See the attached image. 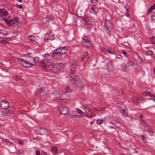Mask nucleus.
Masks as SVG:
<instances>
[{
	"label": "nucleus",
	"instance_id": "f03ea898",
	"mask_svg": "<svg viewBox=\"0 0 155 155\" xmlns=\"http://www.w3.org/2000/svg\"><path fill=\"white\" fill-rule=\"evenodd\" d=\"M104 28L107 34L110 36L111 34L112 29L110 22L108 21L105 20L104 24Z\"/></svg>",
	"mask_w": 155,
	"mask_h": 155
},
{
	"label": "nucleus",
	"instance_id": "7ed1b4c3",
	"mask_svg": "<svg viewBox=\"0 0 155 155\" xmlns=\"http://www.w3.org/2000/svg\"><path fill=\"white\" fill-rule=\"evenodd\" d=\"M81 19L85 22L84 25L87 28H91L92 26L91 23L89 21V18L87 16L84 15L80 16Z\"/></svg>",
	"mask_w": 155,
	"mask_h": 155
},
{
	"label": "nucleus",
	"instance_id": "2f4dec72",
	"mask_svg": "<svg viewBox=\"0 0 155 155\" xmlns=\"http://www.w3.org/2000/svg\"><path fill=\"white\" fill-rule=\"evenodd\" d=\"M55 65H54L52 66L51 69V71L52 72H57L58 71L57 68H55Z\"/></svg>",
	"mask_w": 155,
	"mask_h": 155
},
{
	"label": "nucleus",
	"instance_id": "1a4fd4ad",
	"mask_svg": "<svg viewBox=\"0 0 155 155\" xmlns=\"http://www.w3.org/2000/svg\"><path fill=\"white\" fill-rule=\"evenodd\" d=\"M107 70L110 74L112 73L113 72L114 68L111 62L109 61V62L107 63Z\"/></svg>",
	"mask_w": 155,
	"mask_h": 155
},
{
	"label": "nucleus",
	"instance_id": "72a5a7b5",
	"mask_svg": "<svg viewBox=\"0 0 155 155\" xmlns=\"http://www.w3.org/2000/svg\"><path fill=\"white\" fill-rule=\"evenodd\" d=\"M39 58L37 57H35L33 58V64H34V65L35 64L38 63V61H39Z\"/></svg>",
	"mask_w": 155,
	"mask_h": 155
},
{
	"label": "nucleus",
	"instance_id": "de8ad7c7",
	"mask_svg": "<svg viewBox=\"0 0 155 155\" xmlns=\"http://www.w3.org/2000/svg\"><path fill=\"white\" fill-rule=\"evenodd\" d=\"M13 19H10V20H9L8 25H12L13 24Z\"/></svg>",
	"mask_w": 155,
	"mask_h": 155
},
{
	"label": "nucleus",
	"instance_id": "49530a36",
	"mask_svg": "<svg viewBox=\"0 0 155 155\" xmlns=\"http://www.w3.org/2000/svg\"><path fill=\"white\" fill-rule=\"evenodd\" d=\"M0 42L2 44H5L8 43V41L6 40H1L0 41Z\"/></svg>",
	"mask_w": 155,
	"mask_h": 155
},
{
	"label": "nucleus",
	"instance_id": "79ce46f5",
	"mask_svg": "<svg viewBox=\"0 0 155 155\" xmlns=\"http://www.w3.org/2000/svg\"><path fill=\"white\" fill-rule=\"evenodd\" d=\"M91 2L93 4V5L94 6L96 5L98 3L97 0H91Z\"/></svg>",
	"mask_w": 155,
	"mask_h": 155
},
{
	"label": "nucleus",
	"instance_id": "6ab92c4d",
	"mask_svg": "<svg viewBox=\"0 0 155 155\" xmlns=\"http://www.w3.org/2000/svg\"><path fill=\"white\" fill-rule=\"evenodd\" d=\"M110 123L114 125V126L118 128L121 125L120 123L115 120L111 121L110 122Z\"/></svg>",
	"mask_w": 155,
	"mask_h": 155
},
{
	"label": "nucleus",
	"instance_id": "c85d7f7f",
	"mask_svg": "<svg viewBox=\"0 0 155 155\" xmlns=\"http://www.w3.org/2000/svg\"><path fill=\"white\" fill-rule=\"evenodd\" d=\"M103 51L104 54H107V53L109 54H113L114 53V52L113 51H111L109 49H104L103 50Z\"/></svg>",
	"mask_w": 155,
	"mask_h": 155
},
{
	"label": "nucleus",
	"instance_id": "4d7b16f0",
	"mask_svg": "<svg viewBox=\"0 0 155 155\" xmlns=\"http://www.w3.org/2000/svg\"><path fill=\"white\" fill-rule=\"evenodd\" d=\"M93 114H87V116L88 117H92V116H93Z\"/></svg>",
	"mask_w": 155,
	"mask_h": 155
},
{
	"label": "nucleus",
	"instance_id": "13d9d810",
	"mask_svg": "<svg viewBox=\"0 0 155 155\" xmlns=\"http://www.w3.org/2000/svg\"><path fill=\"white\" fill-rule=\"evenodd\" d=\"M70 116L71 118H75L74 114H70Z\"/></svg>",
	"mask_w": 155,
	"mask_h": 155
},
{
	"label": "nucleus",
	"instance_id": "680f3d73",
	"mask_svg": "<svg viewBox=\"0 0 155 155\" xmlns=\"http://www.w3.org/2000/svg\"><path fill=\"white\" fill-rule=\"evenodd\" d=\"M151 97L152 100L155 101V95L152 96Z\"/></svg>",
	"mask_w": 155,
	"mask_h": 155
},
{
	"label": "nucleus",
	"instance_id": "37998d69",
	"mask_svg": "<svg viewBox=\"0 0 155 155\" xmlns=\"http://www.w3.org/2000/svg\"><path fill=\"white\" fill-rule=\"evenodd\" d=\"M54 35H50V37H49V39L51 41L54 40Z\"/></svg>",
	"mask_w": 155,
	"mask_h": 155
},
{
	"label": "nucleus",
	"instance_id": "f3484780",
	"mask_svg": "<svg viewBox=\"0 0 155 155\" xmlns=\"http://www.w3.org/2000/svg\"><path fill=\"white\" fill-rule=\"evenodd\" d=\"M25 57H26V60H27L29 62L32 63V64H33V65H34V64H33V58L31 56H29L26 54H25Z\"/></svg>",
	"mask_w": 155,
	"mask_h": 155
},
{
	"label": "nucleus",
	"instance_id": "ddd939ff",
	"mask_svg": "<svg viewBox=\"0 0 155 155\" xmlns=\"http://www.w3.org/2000/svg\"><path fill=\"white\" fill-rule=\"evenodd\" d=\"M67 50V48L65 47L60 48L56 49V50H58V53L62 55L66 52Z\"/></svg>",
	"mask_w": 155,
	"mask_h": 155
},
{
	"label": "nucleus",
	"instance_id": "9d476101",
	"mask_svg": "<svg viewBox=\"0 0 155 155\" xmlns=\"http://www.w3.org/2000/svg\"><path fill=\"white\" fill-rule=\"evenodd\" d=\"M126 108V106L124 104H121V107H120L119 110L120 113L123 115H124L126 117H127V113L125 111V109Z\"/></svg>",
	"mask_w": 155,
	"mask_h": 155
},
{
	"label": "nucleus",
	"instance_id": "20e7f679",
	"mask_svg": "<svg viewBox=\"0 0 155 155\" xmlns=\"http://www.w3.org/2000/svg\"><path fill=\"white\" fill-rule=\"evenodd\" d=\"M79 78L78 76H74L73 78L70 77L69 79L70 82L73 84H76V86H78V82L79 80Z\"/></svg>",
	"mask_w": 155,
	"mask_h": 155
},
{
	"label": "nucleus",
	"instance_id": "a211bd4d",
	"mask_svg": "<svg viewBox=\"0 0 155 155\" xmlns=\"http://www.w3.org/2000/svg\"><path fill=\"white\" fill-rule=\"evenodd\" d=\"M98 9L96 7H94L93 6L90 10V12L91 13L94 14L96 15L98 12Z\"/></svg>",
	"mask_w": 155,
	"mask_h": 155
},
{
	"label": "nucleus",
	"instance_id": "09e8293b",
	"mask_svg": "<svg viewBox=\"0 0 155 155\" xmlns=\"http://www.w3.org/2000/svg\"><path fill=\"white\" fill-rule=\"evenodd\" d=\"M49 56V54H46L43 55V57L44 58H48Z\"/></svg>",
	"mask_w": 155,
	"mask_h": 155
},
{
	"label": "nucleus",
	"instance_id": "4c0bfd02",
	"mask_svg": "<svg viewBox=\"0 0 155 155\" xmlns=\"http://www.w3.org/2000/svg\"><path fill=\"white\" fill-rule=\"evenodd\" d=\"M76 110L77 113L78 114H80L81 115H82L83 114V111L81 110L80 109H79L78 108H76Z\"/></svg>",
	"mask_w": 155,
	"mask_h": 155
},
{
	"label": "nucleus",
	"instance_id": "b1692460",
	"mask_svg": "<svg viewBox=\"0 0 155 155\" xmlns=\"http://www.w3.org/2000/svg\"><path fill=\"white\" fill-rule=\"evenodd\" d=\"M83 42H84V43H85L86 44L85 45H87V46H89V45H90V43L89 42V41L87 39V38H83V41H82Z\"/></svg>",
	"mask_w": 155,
	"mask_h": 155
},
{
	"label": "nucleus",
	"instance_id": "a878e982",
	"mask_svg": "<svg viewBox=\"0 0 155 155\" xmlns=\"http://www.w3.org/2000/svg\"><path fill=\"white\" fill-rule=\"evenodd\" d=\"M46 62L47 65L48 66L52 65L53 64V61L49 60L48 59H46Z\"/></svg>",
	"mask_w": 155,
	"mask_h": 155
},
{
	"label": "nucleus",
	"instance_id": "7c9ffc66",
	"mask_svg": "<svg viewBox=\"0 0 155 155\" xmlns=\"http://www.w3.org/2000/svg\"><path fill=\"white\" fill-rule=\"evenodd\" d=\"M1 138L2 141L6 143H12L7 139L4 138L2 137H1Z\"/></svg>",
	"mask_w": 155,
	"mask_h": 155
},
{
	"label": "nucleus",
	"instance_id": "052dcab7",
	"mask_svg": "<svg viewBox=\"0 0 155 155\" xmlns=\"http://www.w3.org/2000/svg\"><path fill=\"white\" fill-rule=\"evenodd\" d=\"M111 129H117V128L118 127H116L115 126H110L109 127Z\"/></svg>",
	"mask_w": 155,
	"mask_h": 155
},
{
	"label": "nucleus",
	"instance_id": "864d4df0",
	"mask_svg": "<svg viewBox=\"0 0 155 155\" xmlns=\"http://www.w3.org/2000/svg\"><path fill=\"white\" fill-rule=\"evenodd\" d=\"M146 53L148 54H150L151 55L153 54V53L151 51H146Z\"/></svg>",
	"mask_w": 155,
	"mask_h": 155
},
{
	"label": "nucleus",
	"instance_id": "e2e57ef3",
	"mask_svg": "<svg viewBox=\"0 0 155 155\" xmlns=\"http://www.w3.org/2000/svg\"><path fill=\"white\" fill-rule=\"evenodd\" d=\"M72 19L74 20V22H76V19L74 17H73L72 18Z\"/></svg>",
	"mask_w": 155,
	"mask_h": 155
},
{
	"label": "nucleus",
	"instance_id": "6e6552de",
	"mask_svg": "<svg viewBox=\"0 0 155 155\" xmlns=\"http://www.w3.org/2000/svg\"><path fill=\"white\" fill-rule=\"evenodd\" d=\"M141 124L143 126L144 128V130L146 131H150L151 128L143 120H141Z\"/></svg>",
	"mask_w": 155,
	"mask_h": 155
},
{
	"label": "nucleus",
	"instance_id": "dca6fc26",
	"mask_svg": "<svg viewBox=\"0 0 155 155\" xmlns=\"http://www.w3.org/2000/svg\"><path fill=\"white\" fill-rule=\"evenodd\" d=\"M133 64L132 61H129L125 65V68L128 70L131 69L133 67Z\"/></svg>",
	"mask_w": 155,
	"mask_h": 155
},
{
	"label": "nucleus",
	"instance_id": "423d86ee",
	"mask_svg": "<svg viewBox=\"0 0 155 155\" xmlns=\"http://www.w3.org/2000/svg\"><path fill=\"white\" fill-rule=\"evenodd\" d=\"M54 19V16L52 15H50L47 16L46 18H44L43 19V21L44 22L45 21V23H46L47 22H48L51 21H53Z\"/></svg>",
	"mask_w": 155,
	"mask_h": 155
},
{
	"label": "nucleus",
	"instance_id": "3c124183",
	"mask_svg": "<svg viewBox=\"0 0 155 155\" xmlns=\"http://www.w3.org/2000/svg\"><path fill=\"white\" fill-rule=\"evenodd\" d=\"M3 19L4 20L5 22L6 23L7 25H8L9 20L7 19H6L5 18H4L3 17Z\"/></svg>",
	"mask_w": 155,
	"mask_h": 155
},
{
	"label": "nucleus",
	"instance_id": "0eeeda50",
	"mask_svg": "<svg viewBox=\"0 0 155 155\" xmlns=\"http://www.w3.org/2000/svg\"><path fill=\"white\" fill-rule=\"evenodd\" d=\"M9 106V103L5 101H2L1 103V107L3 109H7Z\"/></svg>",
	"mask_w": 155,
	"mask_h": 155
},
{
	"label": "nucleus",
	"instance_id": "2eb2a0df",
	"mask_svg": "<svg viewBox=\"0 0 155 155\" xmlns=\"http://www.w3.org/2000/svg\"><path fill=\"white\" fill-rule=\"evenodd\" d=\"M45 133L46 130L45 129L42 128H40L37 129L36 134L41 135L44 134Z\"/></svg>",
	"mask_w": 155,
	"mask_h": 155
},
{
	"label": "nucleus",
	"instance_id": "cd10ccee",
	"mask_svg": "<svg viewBox=\"0 0 155 155\" xmlns=\"http://www.w3.org/2000/svg\"><path fill=\"white\" fill-rule=\"evenodd\" d=\"M18 19L17 18L13 19V25L14 26H16L18 25Z\"/></svg>",
	"mask_w": 155,
	"mask_h": 155
},
{
	"label": "nucleus",
	"instance_id": "4468645a",
	"mask_svg": "<svg viewBox=\"0 0 155 155\" xmlns=\"http://www.w3.org/2000/svg\"><path fill=\"white\" fill-rule=\"evenodd\" d=\"M77 65V64L75 63V61L74 60L72 62L71 68V74L72 75L75 71V67Z\"/></svg>",
	"mask_w": 155,
	"mask_h": 155
},
{
	"label": "nucleus",
	"instance_id": "58836bf2",
	"mask_svg": "<svg viewBox=\"0 0 155 155\" xmlns=\"http://www.w3.org/2000/svg\"><path fill=\"white\" fill-rule=\"evenodd\" d=\"M104 121L103 120L97 119V124H101Z\"/></svg>",
	"mask_w": 155,
	"mask_h": 155
},
{
	"label": "nucleus",
	"instance_id": "c756f323",
	"mask_svg": "<svg viewBox=\"0 0 155 155\" xmlns=\"http://www.w3.org/2000/svg\"><path fill=\"white\" fill-rule=\"evenodd\" d=\"M28 40H30L32 41H35V36H30L28 37Z\"/></svg>",
	"mask_w": 155,
	"mask_h": 155
},
{
	"label": "nucleus",
	"instance_id": "bf43d9fd",
	"mask_svg": "<svg viewBox=\"0 0 155 155\" xmlns=\"http://www.w3.org/2000/svg\"><path fill=\"white\" fill-rule=\"evenodd\" d=\"M45 64V63L43 62H41L40 63V65L41 66H44V65Z\"/></svg>",
	"mask_w": 155,
	"mask_h": 155
},
{
	"label": "nucleus",
	"instance_id": "c9c22d12",
	"mask_svg": "<svg viewBox=\"0 0 155 155\" xmlns=\"http://www.w3.org/2000/svg\"><path fill=\"white\" fill-rule=\"evenodd\" d=\"M51 149L52 152L54 153H56L58 152L57 148L55 147H51Z\"/></svg>",
	"mask_w": 155,
	"mask_h": 155
},
{
	"label": "nucleus",
	"instance_id": "0e129e2a",
	"mask_svg": "<svg viewBox=\"0 0 155 155\" xmlns=\"http://www.w3.org/2000/svg\"><path fill=\"white\" fill-rule=\"evenodd\" d=\"M126 16L127 17H128L129 16V13L128 12H127L126 13Z\"/></svg>",
	"mask_w": 155,
	"mask_h": 155
},
{
	"label": "nucleus",
	"instance_id": "338daca9",
	"mask_svg": "<svg viewBox=\"0 0 155 155\" xmlns=\"http://www.w3.org/2000/svg\"><path fill=\"white\" fill-rule=\"evenodd\" d=\"M23 143V141L22 140L20 141L19 143L20 144H22Z\"/></svg>",
	"mask_w": 155,
	"mask_h": 155
},
{
	"label": "nucleus",
	"instance_id": "5fc2aeb1",
	"mask_svg": "<svg viewBox=\"0 0 155 155\" xmlns=\"http://www.w3.org/2000/svg\"><path fill=\"white\" fill-rule=\"evenodd\" d=\"M37 155H40V151L39 150H36L35 152Z\"/></svg>",
	"mask_w": 155,
	"mask_h": 155
},
{
	"label": "nucleus",
	"instance_id": "774afa93",
	"mask_svg": "<svg viewBox=\"0 0 155 155\" xmlns=\"http://www.w3.org/2000/svg\"><path fill=\"white\" fill-rule=\"evenodd\" d=\"M153 72L154 73V75H155V67H154L153 69Z\"/></svg>",
	"mask_w": 155,
	"mask_h": 155
},
{
	"label": "nucleus",
	"instance_id": "603ef678",
	"mask_svg": "<svg viewBox=\"0 0 155 155\" xmlns=\"http://www.w3.org/2000/svg\"><path fill=\"white\" fill-rule=\"evenodd\" d=\"M116 57L117 58L121 59L122 58V56L120 55H116Z\"/></svg>",
	"mask_w": 155,
	"mask_h": 155
},
{
	"label": "nucleus",
	"instance_id": "c03bdc74",
	"mask_svg": "<svg viewBox=\"0 0 155 155\" xmlns=\"http://www.w3.org/2000/svg\"><path fill=\"white\" fill-rule=\"evenodd\" d=\"M0 117H5L4 111L2 112L1 110H0Z\"/></svg>",
	"mask_w": 155,
	"mask_h": 155
},
{
	"label": "nucleus",
	"instance_id": "393cba45",
	"mask_svg": "<svg viewBox=\"0 0 155 155\" xmlns=\"http://www.w3.org/2000/svg\"><path fill=\"white\" fill-rule=\"evenodd\" d=\"M64 91L65 93H71L72 91V90L71 89L69 86H67L66 88H64Z\"/></svg>",
	"mask_w": 155,
	"mask_h": 155
},
{
	"label": "nucleus",
	"instance_id": "39448f33",
	"mask_svg": "<svg viewBox=\"0 0 155 155\" xmlns=\"http://www.w3.org/2000/svg\"><path fill=\"white\" fill-rule=\"evenodd\" d=\"M59 110L60 113L61 114L65 115L68 114L69 109L68 107H61L59 108Z\"/></svg>",
	"mask_w": 155,
	"mask_h": 155
},
{
	"label": "nucleus",
	"instance_id": "a19ab883",
	"mask_svg": "<svg viewBox=\"0 0 155 155\" xmlns=\"http://www.w3.org/2000/svg\"><path fill=\"white\" fill-rule=\"evenodd\" d=\"M48 34H46L44 37V41L45 42H47L48 41V39H49V38H48Z\"/></svg>",
	"mask_w": 155,
	"mask_h": 155
},
{
	"label": "nucleus",
	"instance_id": "412c9836",
	"mask_svg": "<svg viewBox=\"0 0 155 155\" xmlns=\"http://www.w3.org/2000/svg\"><path fill=\"white\" fill-rule=\"evenodd\" d=\"M78 85L77 86V87H78L81 89H83L84 87V86L83 84H82V81L80 79H79L78 81Z\"/></svg>",
	"mask_w": 155,
	"mask_h": 155
},
{
	"label": "nucleus",
	"instance_id": "f704fd0d",
	"mask_svg": "<svg viewBox=\"0 0 155 155\" xmlns=\"http://www.w3.org/2000/svg\"><path fill=\"white\" fill-rule=\"evenodd\" d=\"M151 19L152 21L155 23V12L152 15Z\"/></svg>",
	"mask_w": 155,
	"mask_h": 155
},
{
	"label": "nucleus",
	"instance_id": "69168bd1",
	"mask_svg": "<svg viewBox=\"0 0 155 155\" xmlns=\"http://www.w3.org/2000/svg\"><path fill=\"white\" fill-rule=\"evenodd\" d=\"M67 1L68 2L71 3L72 2L73 0H67Z\"/></svg>",
	"mask_w": 155,
	"mask_h": 155
},
{
	"label": "nucleus",
	"instance_id": "9b49d317",
	"mask_svg": "<svg viewBox=\"0 0 155 155\" xmlns=\"http://www.w3.org/2000/svg\"><path fill=\"white\" fill-rule=\"evenodd\" d=\"M58 50H56L53 53V57L54 58H55L57 59L61 58L62 56V55L60 53H58Z\"/></svg>",
	"mask_w": 155,
	"mask_h": 155
},
{
	"label": "nucleus",
	"instance_id": "6e6d98bb",
	"mask_svg": "<svg viewBox=\"0 0 155 155\" xmlns=\"http://www.w3.org/2000/svg\"><path fill=\"white\" fill-rule=\"evenodd\" d=\"M122 53L124 54V55H125L126 57L127 58L128 57V55H127V56H126L127 55V53L126 52V51H123L122 52Z\"/></svg>",
	"mask_w": 155,
	"mask_h": 155
},
{
	"label": "nucleus",
	"instance_id": "e433bc0d",
	"mask_svg": "<svg viewBox=\"0 0 155 155\" xmlns=\"http://www.w3.org/2000/svg\"><path fill=\"white\" fill-rule=\"evenodd\" d=\"M141 137L143 142L144 143H146V139L145 136L143 135H142L141 136Z\"/></svg>",
	"mask_w": 155,
	"mask_h": 155
},
{
	"label": "nucleus",
	"instance_id": "4be33fe9",
	"mask_svg": "<svg viewBox=\"0 0 155 155\" xmlns=\"http://www.w3.org/2000/svg\"><path fill=\"white\" fill-rule=\"evenodd\" d=\"M5 112V116L6 117L10 115L11 114H12L13 113V111L12 110H6V111H4Z\"/></svg>",
	"mask_w": 155,
	"mask_h": 155
},
{
	"label": "nucleus",
	"instance_id": "473e14b6",
	"mask_svg": "<svg viewBox=\"0 0 155 155\" xmlns=\"http://www.w3.org/2000/svg\"><path fill=\"white\" fill-rule=\"evenodd\" d=\"M155 9V4H154L153 5H152L151 7L149 8L148 10V12L149 13L151 12L152 10H154Z\"/></svg>",
	"mask_w": 155,
	"mask_h": 155
},
{
	"label": "nucleus",
	"instance_id": "f257e3e1",
	"mask_svg": "<svg viewBox=\"0 0 155 155\" xmlns=\"http://www.w3.org/2000/svg\"><path fill=\"white\" fill-rule=\"evenodd\" d=\"M18 62L20 64L26 68H30L33 66L32 63L29 62L27 60L23 59L22 58H18Z\"/></svg>",
	"mask_w": 155,
	"mask_h": 155
},
{
	"label": "nucleus",
	"instance_id": "aec40b11",
	"mask_svg": "<svg viewBox=\"0 0 155 155\" xmlns=\"http://www.w3.org/2000/svg\"><path fill=\"white\" fill-rule=\"evenodd\" d=\"M8 12L5 9H0V15H4L6 16L8 15Z\"/></svg>",
	"mask_w": 155,
	"mask_h": 155
},
{
	"label": "nucleus",
	"instance_id": "5701e85b",
	"mask_svg": "<svg viewBox=\"0 0 155 155\" xmlns=\"http://www.w3.org/2000/svg\"><path fill=\"white\" fill-rule=\"evenodd\" d=\"M89 58L88 54L87 52H85L84 54V57L82 58V61L87 60Z\"/></svg>",
	"mask_w": 155,
	"mask_h": 155
},
{
	"label": "nucleus",
	"instance_id": "f8f14e48",
	"mask_svg": "<svg viewBox=\"0 0 155 155\" xmlns=\"http://www.w3.org/2000/svg\"><path fill=\"white\" fill-rule=\"evenodd\" d=\"M35 94L36 95L40 94V96H44L46 94L45 91L43 89L41 88L37 89L35 91Z\"/></svg>",
	"mask_w": 155,
	"mask_h": 155
},
{
	"label": "nucleus",
	"instance_id": "bb28decb",
	"mask_svg": "<svg viewBox=\"0 0 155 155\" xmlns=\"http://www.w3.org/2000/svg\"><path fill=\"white\" fill-rule=\"evenodd\" d=\"M58 71H60L62 68V64H55Z\"/></svg>",
	"mask_w": 155,
	"mask_h": 155
},
{
	"label": "nucleus",
	"instance_id": "8fccbe9b",
	"mask_svg": "<svg viewBox=\"0 0 155 155\" xmlns=\"http://www.w3.org/2000/svg\"><path fill=\"white\" fill-rule=\"evenodd\" d=\"M16 7H18V8H21V9H22L23 8H22V5H18V4H16Z\"/></svg>",
	"mask_w": 155,
	"mask_h": 155
},
{
	"label": "nucleus",
	"instance_id": "a18cd8bd",
	"mask_svg": "<svg viewBox=\"0 0 155 155\" xmlns=\"http://www.w3.org/2000/svg\"><path fill=\"white\" fill-rule=\"evenodd\" d=\"M144 95H149V96H151L152 94H151V93L149 91H146V92H145Z\"/></svg>",
	"mask_w": 155,
	"mask_h": 155
},
{
	"label": "nucleus",
	"instance_id": "ea45409f",
	"mask_svg": "<svg viewBox=\"0 0 155 155\" xmlns=\"http://www.w3.org/2000/svg\"><path fill=\"white\" fill-rule=\"evenodd\" d=\"M16 78H17V80L18 82L20 83V84H21L22 81V80H21V78L20 77H18V76L16 77Z\"/></svg>",
	"mask_w": 155,
	"mask_h": 155
}]
</instances>
